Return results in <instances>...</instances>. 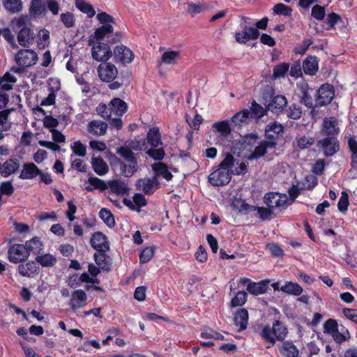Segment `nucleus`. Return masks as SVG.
I'll use <instances>...</instances> for the list:
<instances>
[{
    "label": "nucleus",
    "mask_w": 357,
    "mask_h": 357,
    "mask_svg": "<svg viewBox=\"0 0 357 357\" xmlns=\"http://www.w3.org/2000/svg\"><path fill=\"white\" fill-rule=\"evenodd\" d=\"M107 252L97 251L93 255L96 264L104 271H109L112 266V259Z\"/></svg>",
    "instance_id": "21"
},
{
    "label": "nucleus",
    "mask_w": 357,
    "mask_h": 357,
    "mask_svg": "<svg viewBox=\"0 0 357 357\" xmlns=\"http://www.w3.org/2000/svg\"><path fill=\"white\" fill-rule=\"evenodd\" d=\"M45 10V7L40 0H32L29 7V13L31 15L37 16Z\"/></svg>",
    "instance_id": "49"
},
{
    "label": "nucleus",
    "mask_w": 357,
    "mask_h": 357,
    "mask_svg": "<svg viewBox=\"0 0 357 357\" xmlns=\"http://www.w3.org/2000/svg\"><path fill=\"white\" fill-rule=\"evenodd\" d=\"M276 145V137L273 135H268L267 139L261 141L247 158L249 160H257L263 157L268 149H275Z\"/></svg>",
    "instance_id": "4"
},
{
    "label": "nucleus",
    "mask_w": 357,
    "mask_h": 357,
    "mask_svg": "<svg viewBox=\"0 0 357 357\" xmlns=\"http://www.w3.org/2000/svg\"><path fill=\"white\" fill-rule=\"evenodd\" d=\"M25 246L29 252H33L35 254H38L43 249L42 242L38 237H34L32 239L26 241Z\"/></svg>",
    "instance_id": "44"
},
{
    "label": "nucleus",
    "mask_w": 357,
    "mask_h": 357,
    "mask_svg": "<svg viewBox=\"0 0 357 357\" xmlns=\"http://www.w3.org/2000/svg\"><path fill=\"white\" fill-rule=\"evenodd\" d=\"M349 205V195L343 191L342 192L341 197L339 199L337 207L340 211L344 212L347 210Z\"/></svg>",
    "instance_id": "61"
},
{
    "label": "nucleus",
    "mask_w": 357,
    "mask_h": 357,
    "mask_svg": "<svg viewBox=\"0 0 357 357\" xmlns=\"http://www.w3.org/2000/svg\"><path fill=\"white\" fill-rule=\"evenodd\" d=\"M15 60L20 66L31 67L36 63L38 55L36 52L31 50H20L15 54Z\"/></svg>",
    "instance_id": "9"
},
{
    "label": "nucleus",
    "mask_w": 357,
    "mask_h": 357,
    "mask_svg": "<svg viewBox=\"0 0 357 357\" xmlns=\"http://www.w3.org/2000/svg\"><path fill=\"white\" fill-rule=\"evenodd\" d=\"M61 20L66 28H71L75 25V18L73 13L66 12L60 16Z\"/></svg>",
    "instance_id": "53"
},
{
    "label": "nucleus",
    "mask_w": 357,
    "mask_h": 357,
    "mask_svg": "<svg viewBox=\"0 0 357 357\" xmlns=\"http://www.w3.org/2000/svg\"><path fill=\"white\" fill-rule=\"evenodd\" d=\"M13 110L12 108L0 111V128L2 130L7 131L11 128V123L8 121V116Z\"/></svg>",
    "instance_id": "40"
},
{
    "label": "nucleus",
    "mask_w": 357,
    "mask_h": 357,
    "mask_svg": "<svg viewBox=\"0 0 357 357\" xmlns=\"http://www.w3.org/2000/svg\"><path fill=\"white\" fill-rule=\"evenodd\" d=\"M280 290L284 293L294 296H299L303 291L302 287L298 284L292 282H287L280 287Z\"/></svg>",
    "instance_id": "33"
},
{
    "label": "nucleus",
    "mask_w": 357,
    "mask_h": 357,
    "mask_svg": "<svg viewBox=\"0 0 357 357\" xmlns=\"http://www.w3.org/2000/svg\"><path fill=\"white\" fill-rule=\"evenodd\" d=\"M17 40L22 47H28L33 40V33L28 27H22L17 33Z\"/></svg>",
    "instance_id": "26"
},
{
    "label": "nucleus",
    "mask_w": 357,
    "mask_h": 357,
    "mask_svg": "<svg viewBox=\"0 0 357 357\" xmlns=\"http://www.w3.org/2000/svg\"><path fill=\"white\" fill-rule=\"evenodd\" d=\"M212 128L224 137H227L231 133L230 126L226 121L215 122L213 124Z\"/></svg>",
    "instance_id": "42"
},
{
    "label": "nucleus",
    "mask_w": 357,
    "mask_h": 357,
    "mask_svg": "<svg viewBox=\"0 0 357 357\" xmlns=\"http://www.w3.org/2000/svg\"><path fill=\"white\" fill-rule=\"evenodd\" d=\"M268 289V281L263 280L259 282H250L247 286V290L252 294L257 296L266 292Z\"/></svg>",
    "instance_id": "30"
},
{
    "label": "nucleus",
    "mask_w": 357,
    "mask_h": 357,
    "mask_svg": "<svg viewBox=\"0 0 357 357\" xmlns=\"http://www.w3.org/2000/svg\"><path fill=\"white\" fill-rule=\"evenodd\" d=\"M91 165L94 172L100 176L106 174L109 171L107 164L101 157H93L91 159Z\"/></svg>",
    "instance_id": "27"
},
{
    "label": "nucleus",
    "mask_w": 357,
    "mask_h": 357,
    "mask_svg": "<svg viewBox=\"0 0 357 357\" xmlns=\"http://www.w3.org/2000/svg\"><path fill=\"white\" fill-rule=\"evenodd\" d=\"M310 91L312 92V89H310L307 85L301 87L302 96L301 102L308 108L313 107V98L310 95Z\"/></svg>",
    "instance_id": "41"
},
{
    "label": "nucleus",
    "mask_w": 357,
    "mask_h": 357,
    "mask_svg": "<svg viewBox=\"0 0 357 357\" xmlns=\"http://www.w3.org/2000/svg\"><path fill=\"white\" fill-rule=\"evenodd\" d=\"M136 187L146 195H152L160 187V183L156 176L144 177L137 181Z\"/></svg>",
    "instance_id": "12"
},
{
    "label": "nucleus",
    "mask_w": 357,
    "mask_h": 357,
    "mask_svg": "<svg viewBox=\"0 0 357 357\" xmlns=\"http://www.w3.org/2000/svg\"><path fill=\"white\" fill-rule=\"evenodd\" d=\"M99 217L109 227L112 228L115 225V221L113 214L110 211L103 208L99 211Z\"/></svg>",
    "instance_id": "43"
},
{
    "label": "nucleus",
    "mask_w": 357,
    "mask_h": 357,
    "mask_svg": "<svg viewBox=\"0 0 357 357\" xmlns=\"http://www.w3.org/2000/svg\"><path fill=\"white\" fill-rule=\"evenodd\" d=\"M116 158L118 164L119 165L120 172L122 175L126 177L132 176L137 170V162H123L119 159Z\"/></svg>",
    "instance_id": "25"
},
{
    "label": "nucleus",
    "mask_w": 357,
    "mask_h": 357,
    "mask_svg": "<svg viewBox=\"0 0 357 357\" xmlns=\"http://www.w3.org/2000/svg\"><path fill=\"white\" fill-rule=\"evenodd\" d=\"M313 41L312 39H305L301 44L296 46L294 48V52L296 54H303L306 52L309 47L312 44Z\"/></svg>",
    "instance_id": "60"
},
{
    "label": "nucleus",
    "mask_w": 357,
    "mask_h": 357,
    "mask_svg": "<svg viewBox=\"0 0 357 357\" xmlns=\"http://www.w3.org/2000/svg\"><path fill=\"white\" fill-rule=\"evenodd\" d=\"M20 167L19 159L13 158L1 164L0 174L3 177H8L15 173Z\"/></svg>",
    "instance_id": "16"
},
{
    "label": "nucleus",
    "mask_w": 357,
    "mask_h": 357,
    "mask_svg": "<svg viewBox=\"0 0 357 357\" xmlns=\"http://www.w3.org/2000/svg\"><path fill=\"white\" fill-rule=\"evenodd\" d=\"M98 75L102 82H112L117 77L118 70L113 63L103 61L97 68Z\"/></svg>",
    "instance_id": "7"
},
{
    "label": "nucleus",
    "mask_w": 357,
    "mask_h": 357,
    "mask_svg": "<svg viewBox=\"0 0 357 357\" xmlns=\"http://www.w3.org/2000/svg\"><path fill=\"white\" fill-rule=\"evenodd\" d=\"M288 201L287 195L277 192H268L264 197V202L272 210L275 208H286L289 205Z\"/></svg>",
    "instance_id": "8"
},
{
    "label": "nucleus",
    "mask_w": 357,
    "mask_h": 357,
    "mask_svg": "<svg viewBox=\"0 0 357 357\" xmlns=\"http://www.w3.org/2000/svg\"><path fill=\"white\" fill-rule=\"evenodd\" d=\"M114 55L122 63H130L134 59V54L126 46L121 45L115 47Z\"/></svg>",
    "instance_id": "19"
},
{
    "label": "nucleus",
    "mask_w": 357,
    "mask_h": 357,
    "mask_svg": "<svg viewBox=\"0 0 357 357\" xmlns=\"http://www.w3.org/2000/svg\"><path fill=\"white\" fill-rule=\"evenodd\" d=\"M333 340L337 343H341L347 340L350 337L349 333L348 330H345L343 332H340L339 329H337L333 335Z\"/></svg>",
    "instance_id": "62"
},
{
    "label": "nucleus",
    "mask_w": 357,
    "mask_h": 357,
    "mask_svg": "<svg viewBox=\"0 0 357 357\" xmlns=\"http://www.w3.org/2000/svg\"><path fill=\"white\" fill-rule=\"evenodd\" d=\"M235 159L231 153H227L224 160L219 165V167L211 172L208 177V182L213 186H222L228 184L234 174L231 169L234 165Z\"/></svg>",
    "instance_id": "2"
},
{
    "label": "nucleus",
    "mask_w": 357,
    "mask_h": 357,
    "mask_svg": "<svg viewBox=\"0 0 357 357\" xmlns=\"http://www.w3.org/2000/svg\"><path fill=\"white\" fill-rule=\"evenodd\" d=\"M75 6L79 10L86 14L90 18L96 15V11L92 5L86 3L84 0H75Z\"/></svg>",
    "instance_id": "36"
},
{
    "label": "nucleus",
    "mask_w": 357,
    "mask_h": 357,
    "mask_svg": "<svg viewBox=\"0 0 357 357\" xmlns=\"http://www.w3.org/2000/svg\"><path fill=\"white\" fill-rule=\"evenodd\" d=\"M181 59L179 51L167 50L165 51L160 58L159 65L162 64L174 66L176 65Z\"/></svg>",
    "instance_id": "23"
},
{
    "label": "nucleus",
    "mask_w": 357,
    "mask_h": 357,
    "mask_svg": "<svg viewBox=\"0 0 357 357\" xmlns=\"http://www.w3.org/2000/svg\"><path fill=\"white\" fill-rule=\"evenodd\" d=\"M40 174V170L33 162L24 163L19 176L21 179H32Z\"/></svg>",
    "instance_id": "22"
},
{
    "label": "nucleus",
    "mask_w": 357,
    "mask_h": 357,
    "mask_svg": "<svg viewBox=\"0 0 357 357\" xmlns=\"http://www.w3.org/2000/svg\"><path fill=\"white\" fill-rule=\"evenodd\" d=\"M273 10L275 14L282 15L286 17L291 16L292 13V9L291 7L281 3L275 4Z\"/></svg>",
    "instance_id": "48"
},
{
    "label": "nucleus",
    "mask_w": 357,
    "mask_h": 357,
    "mask_svg": "<svg viewBox=\"0 0 357 357\" xmlns=\"http://www.w3.org/2000/svg\"><path fill=\"white\" fill-rule=\"evenodd\" d=\"M250 111L248 109H243L236 113L231 119V122L235 126H241V123H246L250 116Z\"/></svg>",
    "instance_id": "45"
},
{
    "label": "nucleus",
    "mask_w": 357,
    "mask_h": 357,
    "mask_svg": "<svg viewBox=\"0 0 357 357\" xmlns=\"http://www.w3.org/2000/svg\"><path fill=\"white\" fill-rule=\"evenodd\" d=\"M250 111L252 115L257 119L262 117L266 114L265 109L260 105L257 104L255 100L252 102Z\"/></svg>",
    "instance_id": "55"
},
{
    "label": "nucleus",
    "mask_w": 357,
    "mask_h": 357,
    "mask_svg": "<svg viewBox=\"0 0 357 357\" xmlns=\"http://www.w3.org/2000/svg\"><path fill=\"white\" fill-rule=\"evenodd\" d=\"M242 31L236 32L234 37L238 43L245 44L249 40H257L259 36V31L253 26L245 24L242 26Z\"/></svg>",
    "instance_id": "11"
},
{
    "label": "nucleus",
    "mask_w": 357,
    "mask_h": 357,
    "mask_svg": "<svg viewBox=\"0 0 357 357\" xmlns=\"http://www.w3.org/2000/svg\"><path fill=\"white\" fill-rule=\"evenodd\" d=\"M261 335L265 341L269 342L271 344H274L275 340H277L273 328H271L268 326L264 327L261 331Z\"/></svg>",
    "instance_id": "46"
},
{
    "label": "nucleus",
    "mask_w": 357,
    "mask_h": 357,
    "mask_svg": "<svg viewBox=\"0 0 357 357\" xmlns=\"http://www.w3.org/2000/svg\"><path fill=\"white\" fill-rule=\"evenodd\" d=\"M5 9L10 13H17L22 10L21 0H3Z\"/></svg>",
    "instance_id": "35"
},
{
    "label": "nucleus",
    "mask_w": 357,
    "mask_h": 357,
    "mask_svg": "<svg viewBox=\"0 0 357 357\" xmlns=\"http://www.w3.org/2000/svg\"><path fill=\"white\" fill-rule=\"evenodd\" d=\"M87 296L82 289L75 290L71 294L69 305L73 311H76L86 305Z\"/></svg>",
    "instance_id": "15"
},
{
    "label": "nucleus",
    "mask_w": 357,
    "mask_h": 357,
    "mask_svg": "<svg viewBox=\"0 0 357 357\" xmlns=\"http://www.w3.org/2000/svg\"><path fill=\"white\" fill-rule=\"evenodd\" d=\"M316 105H328L333 100L335 91L333 86L329 84H323L317 91Z\"/></svg>",
    "instance_id": "10"
},
{
    "label": "nucleus",
    "mask_w": 357,
    "mask_h": 357,
    "mask_svg": "<svg viewBox=\"0 0 357 357\" xmlns=\"http://www.w3.org/2000/svg\"><path fill=\"white\" fill-rule=\"evenodd\" d=\"M247 293L245 291H239L231 301L232 307L242 306L247 301Z\"/></svg>",
    "instance_id": "47"
},
{
    "label": "nucleus",
    "mask_w": 357,
    "mask_h": 357,
    "mask_svg": "<svg viewBox=\"0 0 357 357\" xmlns=\"http://www.w3.org/2000/svg\"><path fill=\"white\" fill-rule=\"evenodd\" d=\"M111 191L117 195H123L128 193V185L123 181L114 180L109 183Z\"/></svg>",
    "instance_id": "32"
},
{
    "label": "nucleus",
    "mask_w": 357,
    "mask_h": 357,
    "mask_svg": "<svg viewBox=\"0 0 357 357\" xmlns=\"http://www.w3.org/2000/svg\"><path fill=\"white\" fill-rule=\"evenodd\" d=\"M153 170L155 172L157 178L158 176H162L167 181H170L173 176L172 173L168 170L167 167L162 162H158L154 164L153 166Z\"/></svg>",
    "instance_id": "31"
},
{
    "label": "nucleus",
    "mask_w": 357,
    "mask_h": 357,
    "mask_svg": "<svg viewBox=\"0 0 357 357\" xmlns=\"http://www.w3.org/2000/svg\"><path fill=\"white\" fill-rule=\"evenodd\" d=\"M289 70V65L286 63L276 66L273 69V77L276 79L284 76Z\"/></svg>",
    "instance_id": "54"
},
{
    "label": "nucleus",
    "mask_w": 357,
    "mask_h": 357,
    "mask_svg": "<svg viewBox=\"0 0 357 357\" xmlns=\"http://www.w3.org/2000/svg\"><path fill=\"white\" fill-rule=\"evenodd\" d=\"M91 245L97 251L107 252L109 250L107 237L100 231H97L92 235Z\"/></svg>",
    "instance_id": "14"
},
{
    "label": "nucleus",
    "mask_w": 357,
    "mask_h": 357,
    "mask_svg": "<svg viewBox=\"0 0 357 357\" xmlns=\"http://www.w3.org/2000/svg\"><path fill=\"white\" fill-rule=\"evenodd\" d=\"M283 349L285 352L284 354L287 357H297L298 356V350L291 342H284L283 344Z\"/></svg>",
    "instance_id": "52"
},
{
    "label": "nucleus",
    "mask_w": 357,
    "mask_h": 357,
    "mask_svg": "<svg viewBox=\"0 0 357 357\" xmlns=\"http://www.w3.org/2000/svg\"><path fill=\"white\" fill-rule=\"evenodd\" d=\"M303 72L310 75H314L318 70V61L316 56H308L303 63Z\"/></svg>",
    "instance_id": "28"
},
{
    "label": "nucleus",
    "mask_w": 357,
    "mask_h": 357,
    "mask_svg": "<svg viewBox=\"0 0 357 357\" xmlns=\"http://www.w3.org/2000/svg\"><path fill=\"white\" fill-rule=\"evenodd\" d=\"M340 132L337 120L333 117L326 118L320 130V133L324 137H337Z\"/></svg>",
    "instance_id": "13"
},
{
    "label": "nucleus",
    "mask_w": 357,
    "mask_h": 357,
    "mask_svg": "<svg viewBox=\"0 0 357 357\" xmlns=\"http://www.w3.org/2000/svg\"><path fill=\"white\" fill-rule=\"evenodd\" d=\"M96 18L102 26L95 30L93 35H91L90 38L100 41L107 38V43L110 44H114L121 40V33L114 32L113 24H115V20L112 15L106 12H101L96 15Z\"/></svg>",
    "instance_id": "1"
},
{
    "label": "nucleus",
    "mask_w": 357,
    "mask_h": 357,
    "mask_svg": "<svg viewBox=\"0 0 357 357\" xmlns=\"http://www.w3.org/2000/svg\"><path fill=\"white\" fill-rule=\"evenodd\" d=\"M30 253L25 245L14 244L9 248L8 258L11 263L18 264L24 261L29 257Z\"/></svg>",
    "instance_id": "6"
},
{
    "label": "nucleus",
    "mask_w": 357,
    "mask_h": 357,
    "mask_svg": "<svg viewBox=\"0 0 357 357\" xmlns=\"http://www.w3.org/2000/svg\"><path fill=\"white\" fill-rule=\"evenodd\" d=\"M146 153L152 158L156 160H162L165 156V151L162 148L151 149Z\"/></svg>",
    "instance_id": "64"
},
{
    "label": "nucleus",
    "mask_w": 357,
    "mask_h": 357,
    "mask_svg": "<svg viewBox=\"0 0 357 357\" xmlns=\"http://www.w3.org/2000/svg\"><path fill=\"white\" fill-rule=\"evenodd\" d=\"M36 262L40 264L43 267L54 266L56 261V257L50 253L38 255L35 259Z\"/></svg>",
    "instance_id": "34"
},
{
    "label": "nucleus",
    "mask_w": 357,
    "mask_h": 357,
    "mask_svg": "<svg viewBox=\"0 0 357 357\" xmlns=\"http://www.w3.org/2000/svg\"><path fill=\"white\" fill-rule=\"evenodd\" d=\"M144 145V143H142L141 140L139 139H132L130 141H126L124 143V146H127L128 149H130L131 151H141L142 149V146Z\"/></svg>",
    "instance_id": "58"
},
{
    "label": "nucleus",
    "mask_w": 357,
    "mask_h": 357,
    "mask_svg": "<svg viewBox=\"0 0 357 357\" xmlns=\"http://www.w3.org/2000/svg\"><path fill=\"white\" fill-rule=\"evenodd\" d=\"M88 45L92 46L91 54L94 60L97 61H107L112 56V52L107 43L100 41L94 42L93 38H89Z\"/></svg>",
    "instance_id": "3"
},
{
    "label": "nucleus",
    "mask_w": 357,
    "mask_h": 357,
    "mask_svg": "<svg viewBox=\"0 0 357 357\" xmlns=\"http://www.w3.org/2000/svg\"><path fill=\"white\" fill-rule=\"evenodd\" d=\"M302 114L301 108L295 104L289 106L287 116L291 119H298Z\"/></svg>",
    "instance_id": "59"
},
{
    "label": "nucleus",
    "mask_w": 357,
    "mask_h": 357,
    "mask_svg": "<svg viewBox=\"0 0 357 357\" xmlns=\"http://www.w3.org/2000/svg\"><path fill=\"white\" fill-rule=\"evenodd\" d=\"M127 104L120 98H114L109 104V109L112 112V116L114 114L121 116L127 111Z\"/></svg>",
    "instance_id": "24"
},
{
    "label": "nucleus",
    "mask_w": 357,
    "mask_h": 357,
    "mask_svg": "<svg viewBox=\"0 0 357 357\" xmlns=\"http://www.w3.org/2000/svg\"><path fill=\"white\" fill-rule=\"evenodd\" d=\"M154 255V248L153 247H147L144 248L140 255L139 261L142 264H145L149 261Z\"/></svg>",
    "instance_id": "51"
},
{
    "label": "nucleus",
    "mask_w": 357,
    "mask_h": 357,
    "mask_svg": "<svg viewBox=\"0 0 357 357\" xmlns=\"http://www.w3.org/2000/svg\"><path fill=\"white\" fill-rule=\"evenodd\" d=\"M17 270L22 276L26 278H32L39 273V267L33 261L19 265Z\"/></svg>",
    "instance_id": "20"
},
{
    "label": "nucleus",
    "mask_w": 357,
    "mask_h": 357,
    "mask_svg": "<svg viewBox=\"0 0 357 357\" xmlns=\"http://www.w3.org/2000/svg\"><path fill=\"white\" fill-rule=\"evenodd\" d=\"M337 329V323L335 319H329L324 324V331L325 333H328L332 335Z\"/></svg>",
    "instance_id": "56"
},
{
    "label": "nucleus",
    "mask_w": 357,
    "mask_h": 357,
    "mask_svg": "<svg viewBox=\"0 0 357 357\" xmlns=\"http://www.w3.org/2000/svg\"><path fill=\"white\" fill-rule=\"evenodd\" d=\"M107 128V124L100 120H93L87 125L88 132L96 137L105 135Z\"/></svg>",
    "instance_id": "18"
},
{
    "label": "nucleus",
    "mask_w": 357,
    "mask_h": 357,
    "mask_svg": "<svg viewBox=\"0 0 357 357\" xmlns=\"http://www.w3.org/2000/svg\"><path fill=\"white\" fill-rule=\"evenodd\" d=\"M287 105V100L286 98L282 95H277L272 98L271 102L267 105V109L273 113L280 114L283 112Z\"/></svg>",
    "instance_id": "17"
},
{
    "label": "nucleus",
    "mask_w": 357,
    "mask_h": 357,
    "mask_svg": "<svg viewBox=\"0 0 357 357\" xmlns=\"http://www.w3.org/2000/svg\"><path fill=\"white\" fill-rule=\"evenodd\" d=\"M148 143L153 147H158L161 144L160 133L158 128H152L147 135Z\"/></svg>",
    "instance_id": "37"
},
{
    "label": "nucleus",
    "mask_w": 357,
    "mask_h": 357,
    "mask_svg": "<svg viewBox=\"0 0 357 357\" xmlns=\"http://www.w3.org/2000/svg\"><path fill=\"white\" fill-rule=\"evenodd\" d=\"M234 322L240 330H244L247 328L248 324V312L245 308H241L235 314Z\"/></svg>",
    "instance_id": "29"
},
{
    "label": "nucleus",
    "mask_w": 357,
    "mask_h": 357,
    "mask_svg": "<svg viewBox=\"0 0 357 357\" xmlns=\"http://www.w3.org/2000/svg\"><path fill=\"white\" fill-rule=\"evenodd\" d=\"M116 153L122 157L126 162H137L135 153L124 145L117 148Z\"/></svg>",
    "instance_id": "38"
},
{
    "label": "nucleus",
    "mask_w": 357,
    "mask_h": 357,
    "mask_svg": "<svg viewBox=\"0 0 357 357\" xmlns=\"http://www.w3.org/2000/svg\"><path fill=\"white\" fill-rule=\"evenodd\" d=\"M133 202L135 204V206L137 208V211H139V208L142 206H145L147 204L146 199L141 193H135L132 197Z\"/></svg>",
    "instance_id": "63"
},
{
    "label": "nucleus",
    "mask_w": 357,
    "mask_h": 357,
    "mask_svg": "<svg viewBox=\"0 0 357 357\" xmlns=\"http://www.w3.org/2000/svg\"><path fill=\"white\" fill-rule=\"evenodd\" d=\"M312 16L317 20H323L325 17V8L318 4L314 6L311 12Z\"/></svg>",
    "instance_id": "57"
},
{
    "label": "nucleus",
    "mask_w": 357,
    "mask_h": 357,
    "mask_svg": "<svg viewBox=\"0 0 357 357\" xmlns=\"http://www.w3.org/2000/svg\"><path fill=\"white\" fill-rule=\"evenodd\" d=\"M317 146L322 151L326 157H330L339 151L340 142L337 137H326L319 139Z\"/></svg>",
    "instance_id": "5"
},
{
    "label": "nucleus",
    "mask_w": 357,
    "mask_h": 357,
    "mask_svg": "<svg viewBox=\"0 0 357 357\" xmlns=\"http://www.w3.org/2000/svg\"><path fill=\"white\" fill-rule=\"evenodd\" d=\"M272 328L276 339L279 341L283 340L287 333V329L282 323L277 320L273 323Z\"/></svg>",
    "instance_id": "39"
},
{
    "label": "nucleus",
    "mask_w": 357,
    "mask_h": 357,
    "mask_svg": "<svg viewBox=\"0 0 357 357\" xmlns=\"http://www.w3.org/2000/svg\"><path fill=\"white\" fill-rule=\"evenodd\" d=\"M270 132H273L274 134L278 135L279 134L283 133L284 127L281 123L274 121L266 126V135H270Z\"/></svg>",
    "instance_id": "50"
}]
</instances>
